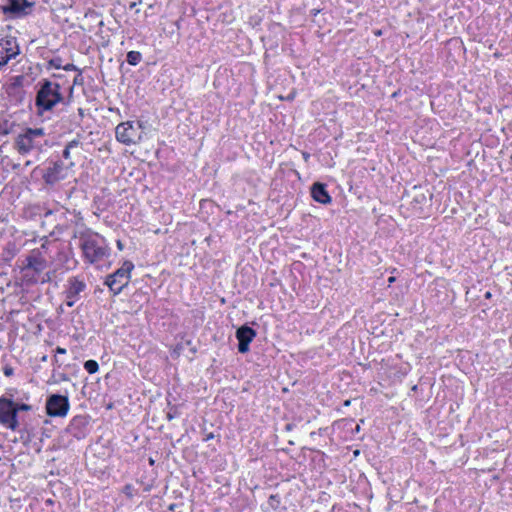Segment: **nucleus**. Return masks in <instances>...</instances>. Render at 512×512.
I'll return each instance as SVG.
<instances>
[{"label":"nucleus","mask_w":512,"mask_h":512,"mask_svg":"<svg viewBox=\"0 0 512 512\" xmlns=\"http://www.w3.org/2000/svg\"><path fill=\"white\" fill-rule=\"evenodd\" d=\"M73 304H74V301L72 299H69V301H67L68 306L71 307V306H73Z\"/></svg>","instance_id":"22"},{"label":"nucleus","mask_w":512,"mask_h":512,"mask_svg":"<svg viewBox=\"0 0 512 512\" xmlns=\"http://www.w3.org/2000/svg\"><path fill=\"white\" fill-rule=\"evenodd\" d=\"M56 352L59 353V354H65L66 350L64 348L57 347Z\"/></svg>","instance_id":"20"},{"label":"nucleus","mask_w":512,"mask_h":512,"mask_svg":"<svg viewBox=\"0 0 512 512\" xmlns=\"http://www.w3.org/2000/svg\"><path fill=\"white\" fill-rule=\"evenodd\" d=\"M47 414L53 417H64L69 410L68 398L61 395H52L46 402Z\"/></svg>","instance_id":"7"},{"label":"nucleus","mask_w":512,"mask_h":512,"mask_svg":"<svg viewBox=\"0 0 512 512\" xmlns=\"http://www.w3.org/2000/svg\"><path fill=\"white\" fill-rule=\"evenodd\" d=\"M60 89V85L56 82L45 81L42 83L36 96V106L40 113L51 110L62 101L63 97Z\"/></svg>","instance_id":"1"},{"label":"nucleus","mask_w":512,"mask_h":512,"mask_svg":"<svg viewBox=\"0 0 512 512\" xmlns=\"http://www.w3.org/2000/svg\"><path fill=\"white\" fill-rule=\"evenodd\" d=\"M5 374L6 375H11L12 374V369H6L5 370Z\"/></svg>","instance_id":"23"},{"label":"nucleus","mask_w":512,"mask_h":512,"mask_svg":"<svg viewBox=\"0 0 512 512\" xmlns=\"http://www.w3.org/2000/svg\"><path fill=\"white\" fill-rule=\"evenodd\" d=\"M312 198L316 202H320V182H315L311 189Z\"/></svg>","instance_id":"15"},{"label":"nucleus","mask_w":512,"mask_h":512,"mask_svg":"<svg viewBox=\"0 0 512 512\" xmlns=\"http://www.w3.org/2000/svg\"><path fill=\"white\" fill-rule=\"evenodd\" d=\"M255 336L256 332L248 326L238 328L236 331V338L239 341L238 351L240 353H246L249 350L250 342L255 338Z\"/></svg>","instance_id":"10"},{"label":"nucleus","mask_w":512,"mask_h":512,"mask_svg":"<svg viewBox=\"0 0 512 512\" xmlns=\"http://www.w3.org/2000/svg\"><path fill=\"white\" fill-rule=\"evenodd\" d=\"M85 370L90 373H96L99 369V365L95 360H88L84 363Z\"/></svg>","instance_id":"14"},{"label":"nucleus","mask_w":512,"mask_h":512,"mask_svg":"<svg viewBox=\"0 0 512 512\" xmlns=\"http://www.w3.org/2000/svg\"><path fill=\"white\" fill-rule=\"evenodd\" d=\"M44 137L42 128H28L19 134L15 140V148L20 154H27L33 149L41 148V139Z\"/></svg>","instance_id":"2"},{"label":"nucleus","mask_w":512,"mask_h":512,"mask_svg":"<svg viewBox=\"0 0 512 512\" xmlns=\"http://www.w3.org/2000/svg\"><path fill=\"white\" fill-rule=\"evenodd\" d=\"M19 46L14 38L0 40V68L19 54Z\"/></svg>","instance_id":"8"},{"label":"nucleus","mask_w":512,"mask_h":512,"mask_svg":"<svg viewBox=\"0 0 512 512\" xmlns=\"http://www.w3.org/2000/svg\"><path fill=\"white\" fill-rule=\"evenodd\" d=\"M15 409H16V414H17L18 411H29L31 409V406L28 404H16L15 403Z\"/></svg>","instance_id":"17"},{"label":"nucleus","mask_w":512,"mask_h":512,"mask_svg":"<svg viewBox=\"0 0 512 512\" xmlns=\"http://www.w3.org/2000/svg\"><path fill=\"white\" fill-rule=\"evenodd\" d=\"M117 247L119 250L123 249V243L120 240L117 241Z\"/></svg>","instance_id":"21"},{"label":"nucleus","mask_w":512,"mask_h":512,"mask_svg":"<svg viewBox=\"0 0 512 512\" xmlns=\"http://www.w3.org/2000/svg\"><path fill=\"white\" fill-rule=\"evenodd\" d=\"M84 287V283L74 280L71 283V287L68 292V298H71L72 296H76L77 294H79L81 291H83Z\"/></svg>","instance_id":"12"},{"label":"nucleus","mask_w":512,"mask_h":512,"mask_svg":"<svg viewBox=\"0 0 512 512\" xmlns=\"http://www.w3.org/2000/svg\"><path fill=\"white\" fill-rule=\"evenodd\" d=\"M141 58V54L138 51H130L127 54V62L130 65H137L140 62Z\"/></svg>","instance_id":"13"},{"label":"nucleus","mask_w":512,"mask_h":512,"mask_svg":"<svg viewBox=\"0 0 512 512\" xmlns=\"http://www.w3.org/2000/svg\"><path fill=\"white\" fill-rule=\"evenodd\" d=\"M82 250L85 258L90 262L94 263L102 260L107 255V249L95 238L88 237L82 243Z\"/></svg>","instance_id":"6"},{"label":"nucleus","mask_w":512,"mask_h":512,"mask_svg":"<svg viewBox=\"0 0 512 512\" xmlns=\"http://www.w3.org/2000/svg\"><path fill=\"white\" fill-rule=\"evenodd\" d=\"M0 423L12 431H15L19 426L15 403L5 397H0Z\"/></svg>","instance_id":"5"},{"label":"nucleus","mask_w":512,"mask_h":512,"mask_svg":"<svg viewBox=\"0 0 512 512\" xmlns=\"http://www.w3.org/2000/svg\"><path fill=\"white\" fill-rule=\"evenodd\" d=\"M395 281H396V277H395V276H390V277L388 278V284H389V286H390L392 283H394Z\"/></svg>","instance_id":"19"},{"label":"nucleus","mask_w":512,"mask_h":512,"mask_svg":"<svg viewBox=\"0 0 512 512\" xmlns=\"http://www.w3.org/2000/svg\"><path fill=\"white\" fill-rule=\"evenodd\" d=\"M510 161L512 162V155L510 156Z\"/></svg>","instance_id":"25"},{"label":"nucleus","mask_w":512,"mask_h":512,"mask_svg":"<svg viewBox=\"0 0 512 512\" xmlns=\"http://www.w3.org/2000/svg\"><path fill=\"white\" fill-rule=\"evenodd\" d=\"M116 139L125 145H135L143 137L142 125L139 122H122L115 129Z\"/></svg>","instance_id":"3"},{"label":"nucleus","mask_w":512,"mask_h":512,"mask_svg":"<svg viewBox=\"0 0 512 512\" xmlns=\"http://www.w3.org/2000/svg\"><path fill=\"white\" fill-rule=\"evenodd\" d=\"M69 175V167L61 162H55L43 175L46 184L53 185L61 180H64Z\"/></svg>","instance_id":"9"},{"label":"nucleus","mask_w":512,"mask_h":512,"mask_svg":"<svg viewBox=\"0 0 512 512\" xmlns=\"http://www.w3.org/2000/svg\"><path fill=\"white\" fill-rule=\"evenodd\" d=\"M30 4L26 0H10L5 8L6 12H10L15 16H22L27 13Z\"/></svg>","instance_id":"11"},{"label":"nucleus","mask_w":512,"mask_h":512,"mask_svg":"<svg viewBox=\"0 0 512 512\" xmlns=\"http://www.w3.org/2000/svg\"><path fill=\"white\" fill-rule=\"evenodd\" d=\"M133 269L134 264L130 261H125L118 270L107 277L105 284L115 295L119 294L128 285Z\"/></svg>","instance_id":"4"},{"label":"nucleus","mask_w":512,"mask_h":512,"mask_svg":"<svg viewBox=\"0 0 512 512\" xmlns=\"http://www.w3.org/2000/svg\"><path fill=\"white\" fill-rule=\"evenodd\" d=\"M134 7H135V3H131L130 8H134Z\"/></svg>","instance_id":"24"},{"label":"nucleus","mask_w":512,"mask_h":512,"mask_svg":"<svg viewBox=\"0 0 512 512\" xmlns=\"http://www.w3.org/2000/svg\"><path fill=\"white\" fill-rule=\"evenodd\" d=\"M331 196L325 189V185L322 184V204H328L331 202Z\"/></svg>","instance_id":"16"},{"label":"nucleus","mask_w":512,"mask_h":512,"mask_svg":"<svg viewBox=\"0 0 512 512\" xmlns=\"http://www.w3.org/2000/svg\"><path fill=\"white\" fill-rule=\"evenodd\" d=\"M63 156L65 158H69L70 156V151H69V147H66L65 150L63 151Z\"/></svg>","instance_id":"18"}]
</instances>
